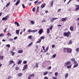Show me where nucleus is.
Instances as JSON below:
<instances>
[{"label":"nucleus","mask_w":79,"mask_h":79,"mask_svg":"<svg viewBox=\"0 0 79 79\" xmlns=\"http://www.w3.org/2000/svg\"><path fill=\"white\" fill-rule=\"evenodd\" d=\"M71 33L70 32L68 31L67 32H65L64 33V36H66V37H69V34H70Z\"/></svg>","instance_id":"f257e3e1"},{"label":"nucleus","mask_w":79,"mask_h":79,"mask_svg":"<svg viewBox=\"0 0 79 79\" xmlns=\"http://www.w3.org/2000/svg\"><path fill=\"white\" fill-rule=\"evenodd\" d=\"M8 15H7L4 17H3L2 19V21H6L8 19Z\"/></svg>","instance_id":"f03ea898"},{"label":"nucleus","mask_w":79,"mask_h":79,"mask_svg":"<svg viewBox=\"0 0 79 79\" xmlns=\"http://www.w3.org/2000/svg\"><path fill=\"white\" fill-rule=\"evenodd\" d=\"M71 63V62L70 61H68L66 63H65L64 64V66H67L68 65H69V64H70Z\"/></svg>","instance_id":"7ed1b4c3"},{"label":"nucleus","mask_w":79,"mask_h":79,"mask_svg":"<svg viewBox=\"0 0 79 79\" xmlns=\"http://www.w3.org/2000/svg\"><path fill=\"white\" fill-rule=\"evenodd\" d=\"M74 64H75V65H74L73 66V68H76L77 67V66H78V64L76 62V61H75V62H74Z\"/></svg>","instance_id":"20e7f679"},{"label":"nucleus","mask_w":79,"mask_h":79,"mask_svg":"<svg viewBox=\"0 0 79 79\" xmlns=\"http://www.w3.org/2000/svg\"><path fill=\"white\" fill-rule=\"evenodd\" d=\"M27 64L25 65L23 67V71H24L25 69H27Z\"/></svg>","instance_id":"39448f33"},{"label":"nucleus","mask_w":79,"mask_h":79,"mask_svg":"<svg viewBox=\"0 0 79 79\" xmlns=\"http://www.w3.org/2000/svg\"><path fill=\"white\" fill-rule=\"evenodd\" d=\"M75 6H76V8H77L75 9L76 11H77L78 10H79V5H75Z\"/></svg>","instance_id":"423d86ee"},{"label":"nucleus","mask_w":79,"mask_h":79,"mask_svg":"<svg viewBox=\"0 0 79 79\" xmlns=\"http://www.w3.org/2000/svg\"><path fill=\"white\" fill-rule=\"evenodd\" d=\"M58 19V18H53L51 19V23H53V21H54L55 20H56V19Z\"/></svg>","instance_id":"0eeeda50"},{"label":"nucleus","mask_w":79,"mask_h":79,"mask_svg":"<svg viewBox=\"0 0 79 79\" xmlns=\"http://www.w3.org/2000/svg\"><path fill=\"white\" fill-rule=\"evenodd\" d=\"M68 53H71V52H72V50H71V49H69V48H68L67 49V52Z\"/></svg>","instance_id":"6e6552de"},{"label":"nucleus","mask_w":79,"mask_h":79,"mask_svg":"<svg viewBox=\"0 0 79 79\" xmlns=\"http://www.w3.org/2000/svg\"><path fill=\"white\" fill-rule=\"evenodd\" d=\"M42 32H43V30L42 29H40L38 31V33L40 34H41Z\"/></svg>","instance_id":"1a4fd4ad"},{"label":"nucleus","mask_w":79,"mask_h":79,"mask_svg":"<svg viewBox=\"0 0 79 79\" xmlns=\"http://www.w3.org/2000/svg\"><path fill=\"white\" fill-rule=\"evenodd\" d=\"M45 5H46V4L45 3L42 4L41 6V7L42 8H44L45 6Z\"/></svg>","instance_id":"9d476101"},{"label":"nucleus","mask_w":79,"mask_h":79,"mask_svg":"<svg viewBox=\"0 0 79 79\" xmlns=\"http://www.w3.org/2000/svg\"><path fill=\"white\" fill-rule=\"evenodd\" d=\"M18 77H21L23 76V73H18Z\"/></svg>","instance_id":"9b49d317"},{"label":"nucleus","mask_w":79,"mask_h":79,"mask_svg":"<svg viewBox=\"0 0 79 79\" xmlns=\"http://www.w3.org/2000/svg\"><path fill=\"white\" fill-rule=\"evenodd\" d=\"M20 1V0H18L17 1V2L15 3V5H16V6H17V5H18L19 4V3Z\"/></svg>","instance_id":"f8f14e48"},{"label":"nucleus","mask_w":79,"mask_h":79,"mask_svg":"<svg viewBox=\"0 0 79 79\" xmlns=\"http://www.w3.org/2000/svg\"><path fill=\"white\" fill-rule=\"evenodd\" d=\"M10 64H13L15 63V62H14V61H13L12 60H11L10 61Z\"/></svg>","instance_id":"ddd939ff"},{"label":"nucleus","mask_w":79,"mask_h":79,"mask_svg":"<svg viewBox=\"0 0 79 79\" xmlns=\"http://www.w3.org/2000/svg\"><path fill=\"white\" fill-rule=\"evenodd\" d=\"M73 29H74V27L71 26L70 27V30L72 31H73Z\"/></svg>","instance_id":"4468645a"},{"label":"nucleus","mask_w":79,"mask_h":79,"mask_svg":"<svg viewBox=\"0 0 79 79\" xmlns=\"http://www.w3.org/2000/svg\"><path fill=\"white\" fill-rule=\"evenodd\" d=\"M16 33L17 35H18L19 34V30H17L16 31Z\"/></svg>","instance_id":"2eb2a0df"},{"label":"nucleus","mask_w":79,"mask_h":79,"mask_svg":"<svg viewBox=\"0 0 79 79\" xmlns=\"http://www.w3.org/2000/svg\"><path fill=\"white\" fill-rule=\"evenodd\" d=\"M33 76H34V74H32L30 75L28 77L31 78V77H33Z\"/></svg>","instance_id":"dca6fc26"},{"label":"nucleus","mask_w":79,"mask_h":79,"mask_svg":"<svg viewBox=\"0 0 79 79\" xmlns=\"http://www.w3.org/2000/svg\"><path fill=\"white\" fill-rule=\"evenodd\" d=\"M68 49V48H64L63 49V50H64V51H63V52H64V53H65L66 51L67 52Z\"/></svg>","instance_id":"f3484780"},{"label":"nucleus","mask_w":79,"mask_h":79,"mask_svg":"<svg viewBox=\"0 0 79 79\" xmlns=\"http://www.w3.org/2000/svg\"><path fill=\"white\" fill-rule=\"evenodd\" d=\"M50 31L49 28H48L47 29V34H49Z\"/></svg>","instance_id":"a211bd4d"},{"label":"nucleus","mask_w":79,"mask_h":79,"mask_svg":"<svg viewBox=\"0 0 79 79\" xmlns=\"http://www.w3.org/2000/svg\"><path fill=\"white\" fill-rule=\"evenodd\" d=\"M38 64H39L38 63H35V67H36V68H39V66H38Z\"/></svg>","instance_id":"6ab92c4d"},{"label":"nucleus","mask_w":79,"mask_h":79,"mask_svg":"<svg viewBox=\"0 0 79 79\" xmlns=\"http://www.w3.org/2000/svg\"><path fill=\"white\" fill-rule=\"evenodd\" d=\"M22 63V60L19 61L17 63L18 64H20Z\"/></svg>","instance_id":"aec40b11"},{"label":"nucleus","mask_w":79,"mask_h":79,"mask_svg":"<svg viewBox=\"0 0 79 79\" xmlns=\"http://www.w3.org/2000/svg\"><path fill=\"white\" fill-rule=\"evenodd\" d=\"M37 31V30H31V32H36Z\"/></svg>","instance_id":"412c9836"},{"label":"nucleus","mask_w":79,"mask_h":79,"mask_svg":"<svg viewBox=\"0 0 79 79\" xmlns=\"http://www.w3.org/2000/svg\"><path fill=\"white\" fill-rule=\"evenodd\" d=\"M23 50H19L18 52V53H23Z\"/></svg>","instance_id":"4be33fe9"},{"label":"nucleus","mask_w":79,"mask_h":79,"mask_svg":"<svg viewBox=\"0 0 79 79\" xmlns=\"http://www.w3.org/2000/svg\"><path fill=\"white\" fill-rule=\"evenodd\" d=\"M66 18H63L62 19V21L63 22H64V21H66Z\"/></svg>","instance_id":"5701e85b"},{"label":"nucleus","mask_w":79,"mask_h":79,"mask_svg":"<svg viewBox=\"0 0 79 79\" xmlns=\"http://www.w3.org/2000/svg\"><path fill=\"white\" fill-rule=\"evenodd\" d=\"M72 67V64H71L69 66H67V68H71V67Z\"/></svg>","instance_id":"b1692460"},{"label":"nucleus","mask_w":79,"mask_h":79,"mask_svg":"<svg viewBox=\"0 0 79 79\" xmlns=\"http://www.w3.org/2000/svg\"><path fill=\"white\" fill-rule=\"evenodd\" d=\"M32 45V42H31L27 46V47H30V46H31Z\"/></svg>","instance_id":"393cba45"},{"label":"nucleus","mask_w":79,"mask_h":79,"mask_svg":"<svg viewBox=\"0 0 79 79\" xmlns=\"http://www.w3.org/2000/svg\"><path fill=\"white\" fill-rule=\"evenodd\" d=\"M15 24H17V26H19V23H18L16 22H15Z\"/></svg>","instance_id":"a878e982"},{"label":"nucleus","mask_w":79,"mask_h":79,"mask_svg":"<svg viewBox=\"0 0 79 79\" xmlns=\"http://www.w3.org/2000/svg\"><path fill=\"white\" fill-rule=\"evenodd\" d=\"M43 74L44 76H45V75H47V74H48V72L46 71L45 72H44L43 73Z\"/></svg>","instance_id":"bb28decb"},{"label":"nucleus","mask_w":79,"mask_h":79,"mask_svg":"<svg viewBox=\"0 0 79 79\" xmlns=\"http://www.w3.org/2000/svg\"><path fill=\"white\" fill-rule=\"evenodd\" d=\"M53 1H52L51 2V6H53Z\"/></svg>","instance_id":"cd10ccee"},{"label":"nucleus","mask_w":79,"mask_h":79,"mask_svg":"<svg viewBox=\"0 0 79 79\" xmlns=\"http://www.w3.org/2000/svg\"><path fill=\"white\" fill-rule=\"evenodd\" d=\"M3 56H0V60H2L3 59Z\"/></svg>","instance_id":"c85d7f7f"},{"label":"nucleus","mask_w":79,"mask_h":79,"mask_svg":"<svg viewBox=\"0 0 79 79\" xmlns=\"http://www.w3.org/2000/svg\"><path fill=\"white\" fill-rule=\"evenodd\" d=\"M68 76V73H66V74L65 75V78H67Z\"/></svg>","instance_id":"c756f323"},{"label":"nucleus","mask_w":79,"mask_h":79,"mask_svg":"<svg viewBox=\"0 0 79 79\" xmlns=\"http://www.w3.org/2000/svg\"><path fill=\"white\" fill-rule=\"evenodd\" d=\"M30 23H31L32 24H34L35 23V22L33 21H30Z\"/></svg>","instance_id":"7c9ffc66"},{"label":"nucleus","mask_w":79,"mask_h":79,"mask_svg":"<svg viewBox=\"0 0 79 79\" xmlns=\"http://www.w3.org/2000/svg\"><path fill=\"white\" fill-rule=\"evenodd\" d=\"M71 60L72 61H74V62H75V59L73 58H72L71 59Z\"/></svg>","instance_id":"2f4dec72"},{"label":"nucleus","mask_w":79,"mask_h":79,"mask_svg":"<svg viewBox=\"0 0 79 79\" xmlns=\"http://www.w3.org/2000/svg\"><path fill=\"white\" fill-rule=\"evenodd\" d=\"M41 40H41V39H39V40L37 41L36 42V43H39L40 42H41Z\"/></svg>","instance_id":"473e14b6"},{"label":"nucleus","mask_w":79,"mask_h":79,"mask_svg":"<svg viewBox=\"0 0 79 79\" xmlns=\"http://www.w3.org/2000/svg\"><path fill=\"white\" fill-rule=\"evenodd\" d=\"M40 39L42 40V39H45V37H44V36H42L40 38Z\"/></svg>","instance_id":"72a5a7b5"},{"label":"nucleus","mask_w":79,"mask_h":79,"mask_svg":"<svg viewBox=\"0 0 79 79\" xmlns=\"http://www.w3.org/2000/svg\"><path fill=\"white\" fill-rule=\"evenodd\" d=\"M4 36V35L3 34L1 33L0 34V37H3Z\"/></svg>","instance_id":"f704fd0d"},{"label":"nucleus","mask_w":79,"mask_h":79,"mask_svg":"<svg viewBox=\"0 0 79 79\" xmlns=\"http://www.w3.org/2000/svg\"><path fill=\"white\" fill-rule=\"evenodd\" d=\"M39 7L38 6L37 7V12H39Z\"/></svg>","instance_id":"c9c22d12"},{"label":"nucleus","mask_w":79,"mask_h":79,"mask_svg":"<svg viewBox=\"0 0 79 79\" xmlns=\"http://www.w3.org/2000/svg\"><path fill=\"white\" fill-rule=\"evenodd\" d=\"M10 3L9 2H8L6 5V7H7L8 6H9V4Z\"/></svg>","instance_id":"e433bc0d"},{"label":"nucleus","mask_w":79,"mask_h":79,"mask_svg":"<svg viewBox=\"0 0 79 79\" xmlns=\"http://www.w3.org/2000/svg\"><path fill=\"white\" fill-rule=\"evenodd\" d=\"M7 36H8V37H9V36H11V34H10V33H8L7 34Z\"/></svg>","instance_id":"4c0bfd02"},{"label":"nucleus","mask_w":79,"mask_h":79,"mask_svg":"<svg viewBox=\"0 0 79 79\" xmlns=\"http://www.w3.org/2000/svg\"><path fill=\"white\" fill-rule=\"evenodd\" d=\"M76 51L77 52H79V48H77L76 49Z\"/></svg>","instance_id":"58836bf2"},{"label":"nucleus","mask_w":79,"mask_h":79,"mask_svg":"<svg viewBox=\"0 0 79 79\" xmlns=\"http://www.w3.org/2000/svg\"><path fill=\"white\" fill-rule=\"evenodd\" d=\"M6 47H8V48H10V45L9 44H7L6 45Z\"/></svg>","instance_id":"ea45409f"},{"label":"nucleus","mask_w":79,"mask_h":79,"mask_svg":"<svg viewBox=\"0 0 79 79\" xmlns=\"http://www.w3.org/2000/svg\"><path fill=\"white\" fill-rule=\"evenodd\" d=\"M54 74H55V76H57V75H58V72H56Z\"/></svg>","instance_id":"a19ab883"},{"label":"nucleus","mask_w":79,"mask_h":79,"mask_svg":"<svg viewBox=\"0 0 79 79\" xmlns=\"http://www.w3.org/2000/svg\"><path fill=\"white\" fill-rule=\"evenodd\" d=\"M52 68V67L50 66L47 68L48 69H50Z\"/></svg>","instance_id":"79ce46f5"},{"label":"nucleus","mask_w":79,"mask_h":79,"mask_svg":"<svg viewBox=\"0 0 79 79\" xmlns=\"http://www.w3.org/2000/svg\"><path fill=\"white\" fill-rule=\"evenodd\" d=\"M48 48H49L48 47H47L46 48V49H45V50H46L47 52V51H48Z\"/></svg>","instance_id":"37998d69"},{"label":"nucleus","mask_w":79,"mask_h":79,"mask_svg":"<svg viewBox=\"0 0 79 79\" xmlns=\"http://www.w3.org/2000/svg\"><path fill=\"white\" fill-rule=\"evenodd\" d=\"M69 44H70V45H71V44H72V41L70 40V41H69Z\"/></svg>","instance_id":"c03bdc74"},{"label":"nucleus","mask_w":79,"mask_h":79,"mask_svg":"<svg viewBox=\"0 0 79 79\" xmlns=\"http://www.w3.org/2000/svg\"><path fill=\"white\" fill-rule=\"evenodd\" d=\"M23 63V64H26L27 63V61L26 60L24 61Z\"/></svg>","instance_id":"a18cd8bd"},{"label":"nucleus","mask_w":79,"mask_h":79,"mask_svg":"<svg viewBox=\"0 0 79 79\" xmlns=\"http://www.w3.org/2000/svg\"><path fill=\"white\" fill-rule=\"evenodd\" d=\"M35 7H34V8H33L32 10L34 12V11H35Z\"/></svg>","instance_id":"49530a36"},{"label":"nucleus","mask_w":79,"mask_h":79,"mask_svg":"<svg viewBox=\"0 0 79 79\" xmlns=\"http://www.w3.org/2000/svg\"><path fill=\"white\" fill-rule=\"evenodd\" d=\"M15 69L17 70V71H18V69H19V68H18V67H16V68H15Z\"/></svg>","instance_id":"de8ad7c7"},{"label":"nucleus","mask_w":79,"mask_h":79,"mask_svg":"<svg viewBox=\"0 0 79 79\" xmlns=\"http://www.w3.org/2000/svg\"><path fill=\"white\" fill-rule=\"evenodd\" d=\"M22 5L23 8H25V6H24V4H22Z\"/></svg>","instance_id":"09e8293b"},{"label":"nucleus","mask_w":79,"mask_h":79,"mask_svg":"<svg viewBox=\"0 0 79 79\" xmlns=\"http://www.w3.org/2000/svg\"><path fill=\"white\" fill-rule=\"evenodd\" d=\"M56 54H55L54 55H53V58H55L56 57Z\"/></svg>","instance_id":"8fccbe9b"},{"label":"nucleus","mask_w":79,"mask_h":79,"mask_svg":"<svg viewBox=\"0 0 79 79\" xmlns=\"http://www.w3.org/2000/svg\"><path fill=\"white\" fill-rule=\"evenodd\" d=\"M27 32H28L29 33L31 32V29H29L28 30Z\"/></svg>","instance_id":"3c124183"},{"label":"nucleus","mask_w":79,"mask_h":79,"mask_svg":"<svg viewBox=\"0 0 79 79\" xmlns=\"http://www.w3.org/2000/svg\"><path fill=\"white\" fill-rule=\"evenodd\" d=\"M13 40V38H10L9 39V40H10V41H12Z\"/></svg>","instance_id":"603ef678"},{"label":"nucleus","mask_w":79,"mask_h":79,"mask_svg":"<svg viewBox=\"0 0 79 79\" xmlns=\"http://www.w3.org/2000/svg\"><path fill=\"white\" fill-rule=\"evenodd\" d=\"M52 79H57V78L56 77H52Z\"/></svg>","instance_id":"864d4df0"},{"label":"nucleus","mask_w":79,"mask_h":79,"mask_svg":"<svg viewBox=\"0 0 79 79\" xmlns=\"http://www.w3.org/2000/svg\"><path fill=\"white\" fill-rule=\"evenodd\" d=\"M38 2H39V0H37V1H36L35 2V4H37V3H38Z\"/></svg>","instance_id":"5fc2aeb1"},{"label":"nucleus","mask_w":79,"mask_h":79,"mask_svg":"<svg viewBox=\"0 0 79 79\" xmlns=\"http://www.w3.org/2000/svg\"><path fill=\"white\" fill-rule=\"evenodd\" d=\"M42 3V2L40 1L39 2H38L37 3L38 5H39L40 4Z\"/></svg>","instance_id":"6e6d98bb"},{"label":"nucleus","mask_w":79,"mask_h":79,"mask_svg":"<svg viewBox=\"0 0 79 79\" xmlns=\"http://www.w3.org/2000/svg\"><path fill=\"white\" fill-rule=\"evenodd\" d=\"M28 37L29 39H31L32 38V35L28 36Z\"/></svg>","instance_id":"4d7b16f0"},{"label":"nucleus","mask_w":79,"mask_h":79,"mask_svg":"<svg viewBox=\"0 0 79 79\" xmlns=\"http://www.w3.org/2000/svg\"><path fill=\"white\" fill-rule=\"evenodd\" d=\"M17 39H18V37H17V36H16L14 38V40H16Z\"/></svg>","instance_id":"13d9d810"},{"label":"nucleus","mask_w":79,"mask_h":79,"mask_svg":"<svg viewBox=\"0 0 79 79\" xmlns=\"http://www.w3.org/2000/svg\"><path fill=\"white\" fill-rule=\"evenodd\" d=\"M52 27H53V26H52L51 27H50V30H52Z\"/></svg>","instance_id":"bf43d9fd"},{"label":"nucleus","mask_w":79,"mask_h":79,"mask_svg":"<svg viewBox=\"0 0 79 79\" xmlns=\"http://www.w3.org/2000/svg\"><path fill=\"white\" fill-rule=\"evenodd\" d=\"M55 45L52 44V48H54V47H55Z\"/></svg>","instance_id":"052dcab7"},{"label":"nucleus","mask_w":79,"mask_h":79,"mask_svg":"<svg viewBox=\"0 0 79 79\" xmlns=\"http://www.w3.org/2000/svg\"><path fill=\"white\" fill-rule=\"evenodd\" d=\"M8 79H11V76H9L8 77Z\"/></svg>","instance_id":"680f3d73"},{"label":"nucleus","mask_w":79,"mask_h":79,"mask_svg":"<svg viewBox=\"0 0 79 79\" xmlns=\"http://www.w3.org/2000/svg\"><path fill=\"white\" fill-rule=\"evenodd\" d=\"M15 54V52H13L12 54V56H13Z\"/></svg>","instance_id":"e2e57ef3"},{"label":"nucleus","mask_w":79,"mask_h":79,"mask_svg":"<svg viewBox=\"0 0 79 79\" xmlns=\"http://www.w3.org/2000/svg\"><path fill=\"white\" fill-rule=\"evenodd\" d=\"M22 34H23V31H22L20 33V35H22Z\"/></svg>","instance_id":"0e129e2a"},{"label":"nucleus","mask_w":79,"mask_h":79,"mask_svg":"<svg viewBox=\"0 0 79 79\" xmlns=\"http://www.w3.org/2000/svg\"><path fill=\"white\" fill-rule=\"evenodd\" d=\"M42 22H44V23H45L46 22V20H45L44 19L43 20Z\"/></svg>","instance_id":"69168bd1"},{"label":"nucleus","mask_w":79,"mask_h":79,"mask_svg":"<svg viewBox=\"0 0 79 79\" xmlns=\"http://www.w3.org/2000/svg\"><path fill=\"white\" fill-rule=\"evenodd\" d=\"M60 10H61V9H59L57 10L58 12H59Z\"/></svg>","instance_id":"338daca9"},{"label":"nucleus","mask_w":79,"mask_h":79,"mask_svg":"<svg viewBox=\"0 0 79 79\" xmlns=\"http://www.w3.org/2000/svg\"><path fill=\"white\" fill-rule=\"evenodd\" d=\"M44 79H48V77H44Z\"/></svg>","instance_id":"774afa93"}]
</instances>
